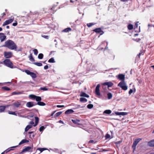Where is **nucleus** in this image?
Segmentation results:
<instances>
[{
  "mask_svg": "<svg viewBox=\"0 0 154 154\" xmlns=\"http://www.w3.org/2000/svg\"><path fill=\"white\" fill-rule=\"evenodd\" d=\"M72 121L74 124H77L78 125H82V124L79 123V122L80 121L78 119H72Z\"/></svg>",
  "mask_w": 154,
  "mask_h": 154,
  "instance_id": "obj_14",
  "label": "nucleus"
},
{
  "mask_svg": "<svg viewBox=\"0 0 154 154\" xmlns=\"http://www.w3.org/2000/svg\"><path fill=\"white\" fill-rule=\"evenodd\" d=\"M7 47L11 50H15L17 48V46L14 42L12 40H8L5 42L4 45L2 46Z\"/></svg>",
  "mask_w": 154,
  "mask_h": 154,
  "instance_id": "obj_1",
  "label": "nucleus"
},
{
  "mask_svg": "<svg viewBox=\"0 0 154 154\" xmlns=\"http://www.w3.org/2000/svg\"><path fill=\"white\" fill-rule=\"evenodd\" d=\"M4 54V57L6 58H11L12 56V53L11 52L5 51Z\"/></svg>",
  "mask_w": 154,
  "mask_h": 154,
  "instance_id": "obj_6",
  "label": "nucleus"
},
{
  "mask_svg": "<svg viewBox=\"0 0 154 154\" xmlns=\"http://www.w3.org/2000/svg\"><path fill=\"white\" fill-rule=\"evenodd\" d=\"M14 106H15L17 108L19 107L21 105V103L20 102H17L14 103L13 104Z\"/></svg>",
  "mask_w": 154,
  "mask_h": 154,
  "instance_id": "obj_16",
  "label": "nucleus"
},
{
  "mask_svg": "<svg viewBox=\"0 0 154 154\" xmlns=\"http://www.w3.org/2000/svg\"><path fill=\"white\" fill-rule=\"evenodd\" d=\"M45 128V127L44 126H41L40 128L39 129V130L40 132H42V131L44 130Z\"/></svg>",
  "mask_w": 154,
  "mask_h": 154,
  "instance_id": "obj_44",
  "label": "nucleus"
},
{
  "mask_svg": "<svg viewBox=\"0 0 154 154\" xmlns=\"http://www.w3.org/2000/svg\"><path fill=\"white\" fill-rule=\"evenodd\" d=\"M112 112V111L110 110H105L103 112V113L104 114H110Z\"/></svg>",
  "mask_w": 154,
  "mask_h": 154,
  "instance_id": "obj_32",
  "label": "nucleus"
},
{
  "mask_svg": "<svg viewBox=\"0 0 154 154\" xmlns=\"http://www.w3.org/2000/svg\"><path fill=\"white\" fill-rule=\"evenodd\" d=\"M30 75L33 78H35L36 77V74L33 72H32Z\"/></svg>",
  "mask_w": 154,
  "mask_h": 154,
  "instance_id": "obj_30",
  "label": "nucleus"
},
{
  "mask_svg": "<svg viewBox=\"0 0 154 154\" xmlns=\"http://www.w3.org/2000/svg\"><path fill=\"white\" fill-rule=\"evenodd\" d=\"M2 89L6 91H8L10 90V89L7 86L3 87L2 88Z\"/></svg>",
  "mask_w": 154,
  "mask_h": 154,
  "instance_id": "obj_35",
  "label": "nucleus"
},
{
  "mask_svg": "<svg viewBox=\"0 0 154 154\" xmlns=\"http://www.w3.org/2000/svg\"><path fill=\"white\" fill-rule=\"evenodd\" d=\"M103 85H107L108 88L112 87L113 85V83L111 82H107L104 83Z\"/></svg>",
  "mask_w": 154,
  "mask_h": 154,
  "instance_id": "obj_13",
  "label": "nucleus"
},
{
  "mask_svg": "<svg viewBox=\"0 0 154 154\" xmlns=\"http://www.w3.org/2000/svg\"><path fill=\"white\" fill-rule=\"evenodd\" d=\"M148 144L150 146H154V140H152L148 142Z\"/></svg>",
  "mask_w": 154,
  "mask_h": 154,
  "instance_id": "obj_17",
  "label": "nucleus"
},
{
  "mask_svg": "<svg viewBox=\"0 0 154 154\" xmlns=\"http://www.w3.org/2000/svg\"><path fill=\"white\" fill-rule=\"evenodd\" d=\"M35 136V135L34 134H30L29 135V137L31 139H32V138H34Z\"/></svg>",
  "mask_w": 154,
  "mask_h": 154,
  "instance_id": "obj_59",
  "label": "nucleus"
},
{
  "mask_svg": "<svg viewBox=\"0 0 154 154\" xmlns=\"http://www.w3.org/2000/svg\"><path fill=\"white\" fill-rule=\"evenodd\" d=\"M100 85L98 84L96 86L95 88V93L98 96L100 95V93L99 92Z\"/></svg>",
  "mask_w": 154,
  "mask_h": 154,
  "instance_id": "obj_11",
  "label": "nucleus"
},
{
  "mask_svg": "<svg viewBox=\"0 0 154 154\" xmlns=\"http://www.w3.org/2000/svg\"><path fill=\"white\" fill-rule=\"evenodd\" d=\"M64 106V105H57V107L58 108H62Z\"/></svg>",
  "mask_w": 154,
  "mask_h": 154,
  "instance_id": "obj_56",
  "label": "nucleus"
},
{
  "mask_svg": "<svg viewBox=\"0 0 154 154\" xmlns=\"http://www.w3.org/2000/svg\"><path fill=\"white\" fill-rule=\"evenodd\" d=\"M134 40L137 42H138L141 40V39L140 38H136V39H134Z\"/></svg>",
  "mask_w": 154,
  "mask_h": 154,
  "instance_id": "obj_53",
  "label": "nucleus"
},
{
  "mask_svg": "<svg viewBox=\"0 0 154 154\" xmlns=\"http://www.w3.org/2000/svg\"><path fill=\"white\" fill-rule=\"evenodd\" d=\"M35 123L33 125V126L34 127L38 125L39 120V119L37 117H35Z\"/></svg>",
  "mask_w": 154,
  "mask_h": 154,
  "instance_id": "obj_21",
  "label": "nucleus"
},
{
  "mask_svg": "<svg viewBox=\"0 0 154 154\" xmlns=\"http://www.w3.org/2000/svg\"><path fill=\"white\" fill-rule=\"evenodd\" d=\"M87 107L88 109H91L93 107V105L92 104H89L87 105Z\"/></svg>",
  "mask_w": 154,
  "mask_h": 154,
  "instance_id": "obj_42",
  "label": "nucleus"
},
{
  "mask_svg": "<svg viewBox=\"0 0 154 154\" xmlns=\"http://www.w3.org/2000/svg\"><path fill=\"white\" fill-rule=\"evenodd\" d=\"M29 60L32 62L35 61V60L34 58L33 57L32 54H31L29 56Z\"/></svg>",
  "mask_w": 154,
  "mask_h": 154,
  "instance_id": "obj_24",
  "label": "nucleus"
},
{
  "mask_svg": "<svg viewBox=\"0 0 154 154\" xmlns=\"http://www.w3.org/2000/svg\"><path fill=\"white\" fill-rule=\"evenodd\" d=\"M48 65H45L44 67V69H47L48 68Z\"/></svg>",
  "mask_w": 154,
  "mask_h": 154,
  "instance_id": "obj_58",
  "label": "nucleus"
},
{
  "mask_svg": "<svg viewBox=\"0 0 154 154\" xmlns=\"http://www.w3.org/2000/svg\"><path fill=\"white\" fill-rule=\"evenodd\" d=\"M33 146H27L24 147V148L22 150L20 154H23V152H31L32 151Z\"/></svg>",
  "mask_w": 154,
  "mask_h": 154,
  "instance_id": "obj_3",
  "label": "nucleus"
},
{
  "mask_svg": "<svg viewBox=\"0 0 154 154\" xmlns=\"http://www.w3.org/2000/svg\"><path fill=\"white\" fill-rule=\"evenodd\" d=\"M46 149H47L45 148H38L37 149V150L40 151L41 152Z\"/></svg>",
  "mask_w": 154,
  "mask_h": 154,
  "instance_id": "obj_37",
  "label": "nucleus"
},
{
  "mask_svg": "<svg viewBox=\"0 0 154 154\" xmlns=\"http://www.w3.org/2000/svg\"><path fill=\"white\" fill-rule=\"evenodd\" d=\"M37 104L40 106H44L46 105V104L45 103L43 102H41L40 101L38 102Z\"/></svg>",
  "mask_w": 154,
  "mask_h": 154,
  "instance_id": "obj_26",
  "label": "nucleus"
},
{
  "mask_svg": "<svg viewBox=\"0 0 154 154\" xmlns=\"http://www.w3.org/2000/svg\"><path fill=\"white\" fill-rule=\"evenodd\" d=\"M142 140L141 138H138L135 140L134 141L133 144L132 146V148L133 149V152L136 149V147L137 145V144L139 142Z\"/></svg>",
  "mask_w": 154,
  "mask_h": 154,
  "instance_id": "obj_5",
  "label": "nucleus"
},
{
  "mask_svg": "<svg viewBox=\"0 0 154 154\" xmlns=\"http://www.w3.org/2000/svg\"><path fill=\"white\" fill-rule=\"evenodd\" d=\"M48 62L50 63H53L55 62L54 59L53 58H51L49 60Z\"/></svg>",
  "mask_w": 154,
  "mask_h": 154,
  "instance_id": "obj_38",
  "label": "nucleus"
},
{
  "mask_svg": "<svg viewBox=\"0 0 154 154\" xmlns=\"http://www.w3.org/2000/svg\"><path fill=\"white\" fill-rule=\"evenodd\" d=\"M72 30L71 29L70 27L67 28L63 29V32H68Z\"/></svg>",
  "mask_w": 154,
  "mask_h": 154,
  "instance_id": "obj_23",
  "label": "nucleus"
},
{
  "mask_svg": "<svg viewBox=\"0 0 154 154\" xmlns=\"http://www.w3.org/2000/svg\"><path fill=\"white\" fill-rule=\"evenodd\" d=\"M74 112V111L72 109H69L66 111L65 112V114H71Z\"/></svg>",
  "mask_w": 154,
  "mask_h": 154,
  "instance_id": "obj_18",
  "label": "nucleus"
},
{
  "mask_svg": "<svg viewBox=\"0 0 154 154\" xmlns=\"http://www.w3.org/2000/svg\"><path fill=\"white\" fill-rule=\"evenodd\" d=\"M80 101L82 102H86L87 101V100L85 98L81 97L80 98Z\"/></svg>",
  "mask_w": 154,
  "mask_h": 154,
  "instance_id": "obj_27",
  "label": "nucleus"
},
{
  "mask_svg": "<svg viewBox=\"0 0 154 154\" xmlns=\"http://www.w3.org/2000/svg\"><path fill=\"white\" fill-rule=\"evenodd\" d=\"M35 100L37 102H39L42 100V98L40 97L36 96Z\"/></svg>",
  "mask_w": 154,
  "mask_h": 154,
  "instance_id": "obj_31",
  "label": "nucleus"
},
{
  "mask_svg": "<svg viewBox=\"0 0 154 154\" xmlns=\"http://www.w3.org/2000/svg\"><path fill=\"white\" fill-rule=\"evenodd\" d=\"M127 114V113L126 112H120V115L122 116L126 115Z\"/></svg>",
  "mask_w": 154,
  "mask_h": 154,
  "instance_id": "obj_51",
  "label": "nucleus"
},
{
  "mask_svg": "<svg viewBox=\"0 0 154 154\" xmlns=\"http://www.w3.org/2000/svg\"><path fill=\"white\" fill-rule=\"evenodd\" d=\"M18 146V145H17V146H12V147H11V149H8L6 150V152H8L11 150H13L14 149H12V148H15L17 147Z\"/></svg>",
  "mask_w": 154,
  "mask_h": 154,
  "instance_id": "obj_29",
  "label": "nucleus"
},
{
  "mask_svg": "<svg viewBox=\"0 0 154 154\" xmlns=\"http://www.w3.org/2000/svg\"><path fill=\"white\" fill-rule=\"evenodd\" d=\"M55 112H56L55 111H54L51 114V116H53V115H54V113H55Z\"/></svg>",
  "mask_w": 154,
  "mask_h": 154,
  "instance_id": "obj_63",
  "label": "nucleus"
},
{
  "mask_svg": "<svg viewBox=\"0 0 154 154\" xmlns=\"http://www.w3.org/2000/svg\"><path fill=\"white\" fill-rule=\"evenodd\" d=\"M94 141L93 140H90L89 141V143H93L94 142Z\"/></svg>",
  "mask_w": 154,
  "mask_h": 154,
  "instance_id": "obj_62",
  "label": "nucleus"
},
{
  "mask_svg": "<svg viewBox=\"0 0 154 154\" xmlns=\"http://www.w3.org/2000/svg\"><path fill=\"white\" fill-rule=\"evenodd\" d=\"M80 96L81 97H89V96L88 95L86 94L85 93L83 92H81Z\"/></svg>",
  "mask_w": 154,
  "mask_h": 154,
  "instance_id": "obj_19",
  "label": "nucleus"
},
{
  "mask_svg": "<svg viewBox=\"0 0 154 154\" xmlns=\"http://www.w3.org/2000/svg\"><path fill=\"white\" fill-rule=\"evenodd\" d=\"M115 114L116 115H120V112H115Z\"/></svg>",
  "mask_w": 154,
  "mask_h": 154,
  "instance_id": "obj_57",
  "label": "nucleus"
},
{
  "mask_svg": "<svg viewBox=\"0 0 154 154\" xmlns=\"http://www.w3.org/2000/svg\"><path fill=\"white\" fill-rule=\"evenodd\" d=\"M34 102H29L27 103L26 106L29 108H30L36 105L37 104H33Z\"/></svg>",
  "mask_w": 154,
  "mask_h": 154,
  "instance_id": "obj_12",
  "label": "nucleus"
},
{
  "mask_svg": "<svg viewBox=\"0 0 154 154\" xmlns=\"http://www.w3.org/2000/svg\"><path fill=\"white\" fill-rule=\"evenodd\" d=\"M94 25V24L92 23H88L87 24V26L88 27H90Z\"/></svg>",
  "mask_w": 154,
  "mask_h": 154,
  "instance_id": "obj_40",
  "label": "nucleus"
},
{
  "mask_svg": "<svg viewBox=\"0 0 154 154\" xmlns=\"http://www.w3.org/2000/svg\"><path fill=\"white\" fill-rule=\"evenodd\" d=\"M33 126V125H27L26 127L25 131V132L27 131L29 129L31 128Z\"/></svg>",
  "mask_w": 154,
  "mask_h": 154,
  "instance_id": "obj_22",
  "label": "nucleus"
},
{
  "mask_svg": "<svg viewBox=\"0 0 154 154\" xmlns=\"http://www.w3.org/2000/svg\"><path fill=\"white\" fill-rule=\"evenodd\" d=\"M139 22H137L135 24L134 27V29L137 28L138 27V25Z\"/></svg>",
  "mask_w": 154,
  "mask_h": 154,
  "instance_id": "obj_46",
  "label": "nucleus"
},
{
  "mask_svg": "<svg viewBox=\"0 0 154 154\" xmlns=\"http://www.w3.org/2000/svg\"><path fill=\"white\" fill-rule=\"evenodd\" d=\"M59 122L60 123H63V121H61V120H60L59 121Z\"/></svg>",
  "mask_w": 154,
  "mask_h": 154,
  "instance_id": "obj_64",
  "label": "nucleus"
},
{
  "mask_svg": "<svg viewBox=\"0 0 154 154\" xmlns=\"http://www.w3.org/2000/svg\"><path fill=\"white\" fill-rule=\"evenodd\" d=\"M116 77L122 81H124L125 79V75L123 74H120L116 76Z\"/></svg>",
  "mask_w": 154,
  "mask_h": 154,
  "instance_id": "obj_8",
  "label": "nucleus"
},
{
  "mask_svg": "<svg viewBox=\"0 0 154 154\" xmlns=\"http://www.w3.org/2000/svg\"><path fill=\"white\" fill-rule=\"evenodd\" d=\"M35 55H37L38 54V51L37 49H34L33 50Z\"/></svg>",
  "mask_w": 154,
  "mask_h": 154,
  "instance_id": "obj_43",
  "label": "nucleus"
},
{
  "mask_svg": "<svg viewBox=\"0 0 154 154\" xmlns=\"http://www.w3.org/2000/svg\"><path fill=\"white\" fill-rule=\"evenodd\" d=\"M40 90L44 91H47L48 89L46 87H41L40 88Z\"/></svg>",
  "mask_w": 154,
  "mask_h": 154,
  "instance_id": "obj_48",
  "label": "nucleus"
},
{
  "mask_svg": "<svg viewBox=\"0 0 154 154\" xmlns=\"http://www.w3.org/2000/svg\"><path fill=\"white\" fill-rule=\"evenodd\" d=\"M6 36L4 33H0V40L1 42H3L6 38Z\"/></svg>",
  "mask_w": 154,
  "mask_h": 154,
  "instance_id": "obj_10",
  "label": "nucleus"
},
{
  "mask_svg": "<svg viewBox=\"0 0 154 154\" xmlns=\"http://www.w3.org/2000/svg\"><path fill=\"white\" fill-rule=\"evenodd\" d=\"M13 94H22V92H14L12 93Z\"/></svg>",
  "mask_w": 154,
  "mask_h": 154,
  "instance_id": "obj_47",
  "label": "nucleus"
},
{
  "mask_svg": "<svg viewBox=\"0 0 154 154\" xmlns=\"http://www.w3.org/2000/svg\"><path fill=\"white\" fill-rule=\"evenodd\" d=\"M17 23L16 21L14 23L12 24V25L14 26H16L17 25Z\"/></svg>",
  "mask_w": 154,
  "mask_h": 154,
  "instance_id": "obj_55",
  "label": "nucleus"
},
{
  "mask_svg": "<svg viewBox=\"0 0 154 154\" xmlns=\"http://www.w3.org/2000/svg\"><path fill=\"white\" fill-rule=\"evenodd\" d=\"M110 135L108 134H106L105 135V137L106 138V139L110 138Z\"/></svg>",
  "mask_w": 154,
  "mask_h": 154,
  "instance_id": "obj_52",
  "label": "nucleus"
},
{
  "mask_svg": "<svg viewBox=\"0 0 154 154\" xmlns=\"http://www.w3.org/2000/svg\"><path fill=\"white\" fill-rule=\"evenodd\" d=\"M93 31L97 33H100V35H103L104 32L101 30L100 28H96L93 30Z\"/></svg>",
  "mask_w": 154,
  "mask_h": 154,
  "instance_id": "obj_9",
  "label": "nucleus"
},
{
  "mask_svg": "<svg viewBox=\"0 0 154 154\" xmlns=\"http://www.w3.org/2000/svg\"><path fill=\"white\" fill-rule=\"evenodd\" d=\"M8 113L9 114L14 115L15 116H17V114L15 112H12V111H9L8 112Z\"/></svg>",
  "mask_w": 154,
  "mask_h": 154,
  "instance_id": "obj_39",
  "label": "nucleus"
},
{
  "mask_svg": "<svg viewBox=\"0 0 154 154\" xmlns=\"http://www.w3.org/2000/svg\"><path fill=\"white\" fill-rule=\"evenodd\" d=\"M133 90L132 89H130L128 93L130 95L133 92Z\"/></svg>",
  "mask_w": 154,
  "mask_h": 154,
  "instance_id": "obj_54",
  "label": "nucleus"
},
{
  "mask_svg": "<svg viewBox=\"0 0 154 154\" xmlns=\"http://www.w3.org/2000/svg\"><path fill=\"white\" fill-rule=\"evenodd\" d=\"M29 124H31L30 125H34V122L32 121H31L30 122H29Z\"/></svg>",
  "mask_w": 154,
  "mask_h": 154,
  "instance_id": "obj_60",
  "label": "nucleus"
},
{
  "mask_svg": "<svg viewBox=\"0 0 154 154\" xmlns=\"http://www.w3.org/2000/svg\"><path fill=\"white\" fill-rule=\"evenodd\" d=\"M143 52L142 51H140V53H139V54L137 55L138 57L139 58H140V56L141 55H143Z\"/></svg>",
  "mask_w": 154,
  "mask_h": 154,
  "instance_id": "obj_50",
  "label": "nucleus"
},
{
  "mask_svg": "<svg viewBox=\"0 0 154 154\" xmlns=\"http://www.w3.org/2000/svg\"><path fill=\"white\" fill-rule=\"evenodd\" d=\"M29 142V140L26 139L22 140L19 143V145H20L25 143H27Z\"/></svg>",
  "mask_w": 154,
  "mask_h": 154,
  "instance_id": "obj_20",
  "label": "nucleus"
},
{
  "mask_svg": "<svg viewBox=\"0 0 154 154\" xmlns=\"http://www.w3.org/2000/svg\"><path fill=\"white\" fill-rule=\"evenodd\" d=\"M8 106H7V107H8ZM6 107V106H0V113L4 112Z\"/></svg>",
  "mask_w": 154,
  "mask_h": 154,
  "instance_id": "obj_15",
  "label": "nucleus"
},
{
  "mask_svg": "<svg viewBox=\"0 0 154 154\" xmlns=\"http://www.w3.org/2000/svg\"><path fill=\"white\" fill-rule=\"evenodd\" d=\"M62 113V112H57L55 114V115L56 117H58L59 116H60Z\"/></svg>",
  "mask_w": 154,
  "mask_h": 154,
  "instance_id": "obj_45",
  "label": "nucleus"
},
{
  "mask_svg": "<svg viewBox=\"0 0 154 154\" xmlns=\"http://www.w3.org/2000/svg\"><path fill=\"white\" fill-rule=\"evenodd\" d=\"M14 18H10L7 20H6L3 23L2 26H5L6 25L9 24L11 23L14 21Z\"/></svg>",
  "mask_w": 154,
  "mask_h": 154,
  "instance_id": "obj_7",
  "label": "nucleus"
},
{
  "mask_svg": "<svg viewBox=\"0 0 154 154\" xmlns=\"http://www.w3.org/2000/svg\"><path fill=\"white\" fill-rule=\"evenodd\" d=\"M25 72L28 75H29L32 72H30L29 70L26 69L25 70Z\"/></svg>",
  "mask_w": 154,
  "mask_h": 154,
  "instance_id": "obj_41",
  "label": "nucleus"
},
{
  "mask_svg": "<svg viewBox=\"0 0 154 154\" xmlns=\"http://www.w3.org/2000/svg\"><path fill=\"white\" fill-rule=\"evenodd\" d=\"M36 96L33 94H30L29 96V98L32 99H35Z\"/></svg>",
  "mask_w": 154,
  "mask_h": 154,
  "instance_id": "obj_25",
  "label": "nucleus"
},
{
  "mask_svg": "<svg viewBox=\"0 0 154 154\" xmlns=\"http://www.w3.org/2000/svg\"><path fill=\"white\" fill-rule=\"evenodd\" d=\"M121 2H128V1L129 0H120Z\"/></svg>",
  "mask_w": 154,
  "mask_h": 154,
  "instance_id": "obj_61",
  "label": "nucleus"
},
{
  "mask_svg": "<svg viewBox=\"0 0 154 154\" xmlns=\"http://www.w3.org/2000/svg\"><path fill=\"white\" fill-rule=\"evenodd\" d=\"M118 86L120 87L122 89L125 91L126 90L128 89V87L125 81L120 82L118 84Z\"/></svg>",
  "mask_w": 154,
  "mask_h": 154,
  "instance_id": "obj_4",
  "label": "nucleus"
},
{
  "mask_svg": "<svg viewBox=\"0 0 154 154\" xmlns=\"http://www.w3.org/2000/svg\"><path fill=\"white\" fill-rule=\"evenodd\" d=\"M33 64L39 66H41L42 65V64L40 62H34L33 63Z\"/></svg>",
  "mask_w": 154,
  "mask_h": 154,
  "instance_id": "obj_33",
  "label": "nucleus"
},
{
  "mask_svg": "<svg viewBox=\"0 0 154 154\" xmlns=\"http://www.w3.org/2000/svg\"><path fill=\"white\" fill-rule=\"evenodd\" d=\"M4 64L6 66L11 68H13V64L9 59H6L3 61Z\"/></svg>",
  "mask_w": 154,
  "mask_h": 154,
  "instance_id": "obj_2",
  "label": "nucleus"
},
{
  "mask_svg": "<svg viewBox=\"0 0 154 154\" xmlns=\"http://www.w3.org/2000/svg\"><path fill=\"white\" fill-rule=\"evenodd\" d=\"M42 37L46 39H48L49 36L48 35H42Z\"/></svg>",
  "mask_w": 154,
  "mask_h": 154,
  "instance_id": "obj_49",
  "label": "nucleus"
},
{
  "mask_svg": "<svg viewBox=\"0 0 154 154\" xmlns=\"http://www.w3.org/2000/svg\"><path fill=\"white\" fill-rule=\"evenodd\" d=\"M108 96V99H111L112 97V94L110 93H109L107 94Z\"/></svg>",
  "mask_w": 154,
  "mask_h": 154,
  "instance_id": "obj_34",
  "label": "nucleus"
},
{
  "mask_svg": "<svg viewBox=\"0 0 154 154\" xmlns=\"http://www.w3.org/2000/svg\"><path fill=\"white\" fill-rule=\"evenodd\" d=\"M128 28L129 30L132 29L133 28V25L131 24H129L128 26Z\"/></svg>",
  "mask_w": 154,
  "mask_h": 154,
  "instance_id": "obj_28",
  "label": "nucleus"
},
{
  "mask_svg": "<svg viewBox=\"0 0 154 154\" xmlns=\"http://www.w3.org/2000/svg\"><path fill=\"white\" fill-rule=\"evenodd\" d=\"M43 54H42L40 53L39 54L38 56V58L39 59H41L43 58Z\"/></svg>",
  "mask_w": 154,
  "mask_h": 154,
  "instance_id": "obj_36",
  "label": "nucleus"
}]
</instances>
